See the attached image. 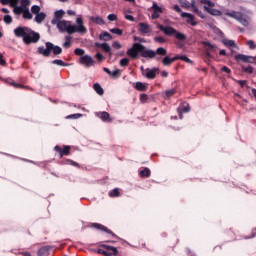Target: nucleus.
<instances>
[{
  "label": "nucleus",
  "instance_id": "1",
  "mask_svg": "<svg viewBox=\"0 0 256 256\" xmlns=\"http://www.w3.org/2000/svg\"><path fill=\"white\" fill-rule=\"evenodd\" d=\"M139 53L144 59H156V61H161L165 55H167V50L163 47H158L154 50H147L145 45L136 42L129 48L126 55L131 59H139Z\"/></svg>",
  "mask_w": 256,
  "mask_h": 256
},
{
  "label": "nucleus",
  "instance_id": "2",
  "mask_svg": "<svg viewBox=\"0 0 256 256\" xmlns=\"http://www.w3.org/2000/svg\"><path fill=\"white\" fill-rule=\"evenodd\" d=\"M45 45L46 48L44 46H40L37 49V53L39 55H43V57H51L52 52L53 55H61V53H63V48L55 46L52 42H46Z\"/></svg>",
  "mask_w": 256,
  "mask_h": 256
},
{
  "label": "nucleus",
  "instance_id": "3",
  "mask_svg": "<svg viewBox=\"0 0 256 256\" xmlns=\"http://www.w3.org/2000/svg\"><path fill=\"white\" fill-rule=\"evenodd\" d=\"M157 29L162 31L167 37H175L178 41H185V39H187V35L177 31L173 26H163L162 24H158Z\"/></svg>",
  "mask_w": 256,
  "mask_h": 256
},
{
  "label": "nucleus",
  "instance_id": "4",
  "mask_svg": "<svg viewBox=\"0 0 256 256\" xmlns=\"http://www.w3.org/2000/svg\"><path fill=\"white\" fill-rule=\"evenodd\" d=\"M76 24H72L68 26V34L73 35V33H81L82 35H85L87 33V27L83 25V18H77Z\"/></svg>",
  "mask_w": 256,
  "mask_h": 256
},
{
  "label": "nucleus",
  "instance_id": "5",
  "mask_svg": "<svg viewBox=\"0 0 256 256\" xmlns=\"http://www.w3.org/2000/svg\"><path fill=\"white\" fill-rule=\"evenodd\" d=\"M225 15L226 17H231L232 19H235L236 21H238V23H241L243 27H249V21H247V18H245V14L232 10L231 12H225Z\"/></svg>",
  "mask_w": 256,
  "mask_h": 256
},
{
  "label": "nucleus",
  "instance_id": "6",
  "mask_svg": "<svg viewBox=\"0 0 256 256\" xmlns=\"http://www.w3.org/2000/svg\"><path fill=\"white\" fill-rule=\"evenodd\" d=\"M30 5H31L30 0H16V1H14V8H13L14 15H21V11H23V9H29Z\"/></svg>",
  "mask_w": 256,
  "mask_h": 256
},
{
  "label": "nucleus",
  "instance_id": "7",
  "mask_svg": "<svg viewBox=\"0 0 256 256\" xmlns=\"http://www.w3.org/2000/svg\"><path fill=\"white\" fill-rule=\"evenodd\" d=\"M39 39H41V35L33 31V29H30V32H28L27 36L24 38V44L31 45V43H39Z\"/></svg>",
  "mask_w": 256,
  "mask_h": 256
},
{
  "label": "nucleus",
  "instance_id": "8",
  "mask_svg": "<svg viewBox=\"0 0 256 256\" xmlns=\"http://www.w3.org/2000/svg\"><path fill=\"white\" fill-rule=\"evenodd\" d=\"M31 31V28L26 26H18L14 29L13 33L15 37H18L19 39H22L23 43H25V37L29 34Z\"/></svg>",
  "mask_w": 256,
  "mask_h": 256
},
{
  "label": "nucleus",
  "instance_id": "9",
  "mask_svg": "<svg viewBox=\"0 0 256 256\" xmlns=\"http://www.w3.org/2000/svg\"><path fill=\"white\" fill-rule=\"evenodd\" d=\"M180 17H182L183 19L186 18V23H188V25H191L192 27H197L198 22L195 21V16L189 12H182L180 14Z\"/></svg>",
  "mask_w": 256,
  "mask_h": 256
},
{
  "label": "nucleus",
  "instance_id": "10",
  "mask_svg": "<svg viewBox=\"0 0 256 256\" xmlns=\"http://www.w3.org/2000/svg\"><path fill=\"white\" fill-rule=\"evenodd\" d=\"M79 63L85 65V67H92V65H95V60L89 55H84L80 57Z\"/></svg>",
  "mask_w": 256,
  "mask_h": 256
},
{
  "label": "nucleus",
  "instance_id": "11",
  "mask_svg": "<svg viewBox=\"0 0 256 256\" xmlns=\"http://www.w3.org/2000/svg\"><path fill=\"white\" fill-rule=\"evenodd\" d=\"M91 227L93 229H97L98 231H104L105 233H108V235H112V237L117 239V235H115V233H113V231L109 230V228H107L106 226H104L103 224H99V223H92Z\"/></svg>",
  "mask_w": 256,
  "mask_h": 256
},
{
  "label": "nucleus",
  "instance_id": "12",
  "mask_svg": "<svg viewBox=\"0 0 256 256\" xmlns=\"http://www.w3.org/2000/svg\"><path fill=\"white\" fill-rule=\"evenodd\" d=\"M100 247H102L103 249H106V253L108 254L106 256H118L119 255V250L115 246L101 244Z\"/></svg>",
  "mask_w": 256,
  "mask_h": 256
},
{
  "label": "nucleus",
  "instance_id": "13",
  "mask_svg": "<svg viewBox=\"0 0 256 256\" xmlns=\"http://www.w3.org/2000/svg\"><path fill=\"white\" fill-rule=\"evenodd\" d=\"M255 56H249L244 54H237L235 56L236 61H243V63H255Z\"/></svg>",
  "mask_w": 256,
  "mask_h": 256
},
{
  "label": "nucleus",
  "instance_id": "14",
  "mask_svg": "<svg viewBox=\"0 0 256 256\" xmlns=\"http://www.w3.org/2000/svg\"><path fill=\"white\" fill-rule=\"evenodd\" d=\"M138 31L142 35H147V33H151V26L145 22H140L139 24Z\"/></svg>",
  "mask_w": 256,
  "mask_h": 256
},
{
  "label": "nucleus",
  "instance_id": "15",
  "mask_svg": "<svg viewBox=\"0 0 256 256\" xmlns=\"http://www.w3.org/2000/svg\"><path fill=\"white\" fill-rule=\"evenodd\" d=\"M54 151H56V153H59L60 157H63V155H69L71 151V146H64V149H62L61 146L56 145L54 147Z\"/></svg>",
  "mask_w": 256,
  "mask_h": 256
},
{
  "label": "nucleus",
  "instance_id": "16",
  "mask_svg": "<svg viewBox=\"0 0 256 256\" xmlns=\"http://www.w3.org/2000/svg\"><path fill=\"white\" fill-rule=\"evenodd\" d=\"M204 10L209 13V15H213L214 17H221L223 15V12L219 9L210 8L209 6H204Z\"/></svg>",
  "mask_w": 256,
  "mask_h": 256
},
{
  "label": "nucleus",
  "instance_id": "17",
  "mask_svg": "<svg viewBox=\"0 0 256 256\" xmlns=\"http://www.w3.org/2000/svg\"><path fill=\"white\" fill-rule=\"evenodd\" d=\"M174 61H177V56L171 58L166 54L165 57L162 58V65H164V67H171V64L174 63Z\"/></svg>",
  "mask_w": 256,
  "mask_h": 256
},
{
  "label": "nucleus",
  "instance_id": "18",
  "mask_svg": "<svg viewBox=\"0 0 256 256\" xmlns=\"http://www.w3.org/2000/svg\"><path fill=\"white\" fill-rule=\"evenodd\" d=\"M159 71V68H152V69H146L145 77L146 79H155L157 77V73Z\"/></svg>",
  "mask_w": 256,
  "mask_h": 256
},
{
  "label": "nucleus",
  "instance_id": "19",
  "mask_svg": "<svg viewBox=\"0 0 256 256\" xmlns=\"http://www.w3.org/2000/svg\"><path fill=\"white\" fill-rule=\"evenodd\" d=\"M57 27L60 31H66V33H69V25H67V21L65 20H60L57 22Z\"/></svg>",
  "mask_w": 256,
  "mask_h": 256
},
{
  "label": "nucleus",
  "instance_id": "20",
  "mask_svg": "<svg viewBox=\"0 0 256 256\" xmlns=\"http://www.w3.org/2000/svg\"><path fill=\"white\" fill-rule=\"evenodd\" d=\"M49 251H51V246H43L38 250V256H47L49 255Z\"/></svg>",
  "mask_w": 256,
  "mask_h": 256
},
{
  "label": "nucleus",
  "instance_id": "21",
  "mask_svg": "<svg viewBox=\"0 0 256 256\" xmlns=\"http://www.w3.org/2000/svg\"><path fill=\"white\" fill-rule=\"evenodd\" d=\"M22 14L23 19L31 20L33 19V14L29 11V8L20 10V15Z\"/></svg>",
  "mask_w": 256,
  "mask_h": 256
},
{
  "label": "nucleus",
  "instance_id": "22",
  "mask_svg": "<svg viewBox=\"0 0 256 256\" xmlns=\"http://www.w3.org/2000/svg\"><path fill=\"white\" fill-rule=\"evenodd\" d=\"M46 17H47V14H45V12H39L38 14H36L34 21H36L38 24L43 23Z\"/></svg>",
  "mask_w": 256,
  "mask_h": 256
},
{
  "label": "nucleus",
  "instance_id": "23",
  "mask_svg": "<svg viewBox=\"0 0 256 256\" xmlns=\"http://www.w3.org/2000/svg\"><path fill=\"white\" fill-rule=\"evenodd\" d=\"M100 41H111L113 39V36L109 34V32L104 31L99 35Z\"/></svg>",
  "mask_w": 256,
  "mask_h": 256
},
{
  "label": "nucleus",
  "instance_id": "24",
  "mask_svg": "<svg viewBox=\"0 0 256 256\" xmlns=\"http://www.w3.org/2000/svg\"><path fill=\"white\" fill-rule=\"evenodd\" d=\"M90 21H93L96 25H105V20L99 16H90Z\"/></svg>",
  "mask_w": 256,
  "mask_h": 256
},
{
  "label": "nucleus",
  "instance_id": "25",
  "mask_svg": "<svg viewBox=\"0 0 256 256\" xmlns=\"http://www.w3.org/2000/svg\"><path fill=\"white\" fill-rule=\"evenodd\" d=\"M175 93H177V89H175V88L166 90L164 92V99H169L170 97H173Z\"/></svg>",
  "mask_w": 256,
  "mask_h": 256
},
{
  "label": "nucleus",
  "instance_id": "26",
  "mask_svg": "<svg viewBox=\"0 0 256 256\" xmlns=\"http://www.w3.org/2000/svg\"><path fill=\"white\" fill-rule=\"evenodd\" d=\"M134 88L136 91H147V86L143 82H136Z\"/></svg>",
  "mask_w": 256,
  "mask_h": 256
},
{
  "label": "nucleus",
  "instance_id": "27",
  "mask_svg": "<svg viewBox=\"0 0 256 256\" xmlns=\"http://www.w3.org/2000/svg\"><path fill=\"white\" fill-rule=\"evenodd\" d=\"M201 44L204 45L205 47H209L210 51H217V46L212 44L209 41H202Z\"/></svg>",
  "mask_w": 256,
  "mask_h": 256
},
{
  "label": "nucleus",
  "instance_id": "28",
  "mask_svg": "<svg viewBox=\"0 0 256 256\" xmlns=\"http://www.w3.org/2000/svg\"><path fill=\"white\" fill-rule=\"evenodd\" d=\"M52 65H58L59 67H68L69 64L65 63L61 59H55L52 61Z\"/></svg>",
  "mask_w": 256,
  "mask_h": 256
},
{
  "label": "nucleus",
  "instance_id": "29",
  "mask_svg": "<svg viewBox=\"0 0 256 256\" xmlns=\"http://www.w3.org/2000/svg\"><path fill=\"white\" fill-rule=\"evenodd\" d=\"M93 89H94V91H95L98 95H103V93H104L103 87H101V86L99 85V83H95V84L93 85Z\"/></svg>",
  "mask_w": 256,
  "mask_h": 256
},
{
  "label": "nucleus",
  "instance_id": "30",
  "mask_svg": "<svg viewBox=\"0 0 256 256\" xmlns=\"http://www.w3.org/2000/svg\"><path fill=\"white\" fill-rule=\"evenodd\" d=\"M178 111H181L182 113H189L191 111V107H189V104H183L178 108Z\"/></svg>",
  "mask_w": 256,
  "mask_h": 256
},
{
  "label": "nucleus",
  "instance_id": "31",
  "mask_svg": "<svg viewBox=\"0 0 256 256\" xmlns=\"http://www.w3.org/2000/svg\"><path fill=\"white\" fill-rule=\"evenodd\" d=\"M177 61H185V63H190L193 64V60H190L189 57H187V55H180V56H176Z\"/></svg>",
  "mask_w": 256,
  "mask_h": 256
},
{
  "label": "nucleus",
  "instance_id": "32",
  "mask_svg": "<svg viewBox=\"0 0 256 256\" xmlns=\"http://www.w3.org/2000/svg\"><path fill=\"white\" fill-rule=\"evenodd\" d=\"M223 44L225 45V47H237V44H235V41L230 39H224Z\"/></svg>",
  "mask_w": 256,
  "mask_h": 256
},
{
  "label": "nucleus",
  "instance_id": "33",
  "mask_svg": "<svg viewBox=\"0 0 256 256\" xmlns=\"http://www.w3.org/2000/svg\"><path fill=\"white\" fill-rule=\"evenodd\" d=\"M151 9H153V11L155 13H163V8H161L159 5H157V2H153V5L151 6Z\"/></svg>",
  "mask_w": 256,
  "mask_h": 256
},
{
  "label": "nucleus",
  "instance_id": "34",
  "mask_svg": "<svg viewBox=\"0 0 256 256\" xmlns=\"http://www.w3.org/2000/svg\"><path fill=\"white\" fill-rule=\"evenodd\" d=\"M3 21L6 25H11L13 23V17H11L9 14H6L3 17Z\"/></svg>",
  "mask_w": 256,
  "mask_h": 256
},
{
  "label": "nucleus",
  "instance_id": "35",
  "mask_svg": "<svg viewBox=\"0 0 256 256\" xmlns=\"http://www.w3.org/2000/svg\"><path fill=\"white\" fill-rule=\"evenodd\" d=\"M141 177H151V170L149 168H144L142 171H140Z\"/></svg>",
  "mask_w": 256,
  "mask_h": 256
},
{
  "label": "nucleus",
  "instance_id": "36",
  "mask_svg": "<svg viewBox=\"0 0 256 256\" xmlns=\"http://www.w3.org/2000/svg\"><path fill=\"white\" fill-rule=\"evenodd\" d=\"M242 72L243 73H248V75L253 74V66L248 65L247 67L243 66L242 67Z\"/></svg>",
  "mask_w": 256,
  "mask_h": 256
},
{
  "label": "nucleus",
  "instance_id": "37",
  "mask_svg": "<svg viewBox=\"0 0 256 256\" xmlns=\"http://www.w3.org/2000/svg\"><path fill=\"white\" fill-rule=\"evenodd\" d=\"M15 1L17 0H0L1 5H9L11 4V7H15Z\"/></svg>",
  "mask_w": 256,
  "mask_h": 256
},
{
  "label": "nucleus",
  "instance_id": "38",
  "mask_svg": "<svg viewBox=\"0 0 256 256\" xmlns=\"http://www.w3.org/2000/svg\"><path fill=\"white\" fill-rule=\"evenodd\" d=\"M109 197H119V188H114L109 191Z\"/></svg>",
  "mask_w": 256,
  "mask_h": 256
},
{
  "label": "nucleus",
  "instance_id": "39",
  "mask_svg": "<svg viewBox=\"0 0 256 256\" xmlns=\"http://www.w3.org/2000/svg\"><path fill=\"white\" fill-rule=\"evenodd\" d=\"M102 49L105 53H109L111 55V46L108 43H102Z\"/></svg>",
  "mask_w": 256,
  "mask_h": 256
},
{
  "label": "nucleus",
  "instance_id": "40",
  "mask_svg": "<svg viewBox=\"0 0 256 256\" xmlns=\"http://www.w3.org/2000/svg\"><path fill=\"white\" fill-rule=\"evenodd\" d=\"M109 117L110 115L108 112H105V111L101 112V115H100L101 121H109Z\"/></svg>",
  "mask_w": 256,
  "mask_h": 256
},
{
  "label": "nucleus",
  "instance_id": "41",
  "mask_svg": "<svg viewBox=\"0 0 256 256\" xmlns=\"http://www.w3.org/2000/svg\"><path fill=\"white\" fill-rule=\"evenodd\" d=\"M65 40L66 41L63 43V47L65 49H67V48L71 47V37L70 36H66Z\"/></svg>",
  "mask_w": 256,
  "mask_h": 256
},
{
  "label": "nucleus",
  "instance_id": "42",
  "mask_svg": "<svg viewBox=\"0 0 256 256\" xmlns=\"http://www.w3.org/2000/svg\"><path fill=\"white\" fill-rule=\"evenodd\" d=\"M64 13H65V10H63V9L57 10L55 12V18L57 20L62 19Z\"/></svg>",
  "mask_w": 256,
  "mask_h": 256
},
{
  "label": "nucleus",
  "instance_id": "43",
  "mask_svg": "<svg viewBox=\"0 0 256 256\" xmlns=\"http://www.w3.org/2000/svg\"><path fill=\"white\" fill-rule=\"evenodd\" d=\"M200 3L202 5H208V7H210V9H211V7H215L214 2H211V0H200Z\"/></svg>",
  "mask_w": 256,
  "mask_h": 256
},
{
  "label": "nucleus",
  "instance_id": "44",
  "mask_svg": "<svg viewBox=\"0 0 256 256\" xmlns=\"http://www.w3.org/2000/svg\"><path fill=\"white\" fill-rule=\"evenodd\" d=\"M31 11L34 15H37L40 13L39 11H41V7L39 5H33Z\"/></svg>",
  "mask_w": 256,
  "mask_h": 256
},
{
  "label": "nucleus",
  "instance_id": "45",
  "mask_svg": "<svg viewBox=\"0 0 256 256\" xmlns=\"http://www.w3.org/2000/svg\"><path fill=\"white\" fill-rule=\"evenodd\" d=\"M110 33H114V35H123V30L119 29V28H112L110 29Z\"/></svg>",
  "mask_w": 256,
  "mask_h": 256
},
{
  "label": "nucleus",
  "instance_id": "46",
  "mask_svg": "<svg viewBox=\"0 0 256 256\" xmlns=\"http://www.w3.org/2000/svg\"><path fill=\"white\" fill-rule=\"evenodd\" d=\"M111 77H113V79L117 78V77H121V70L116 69L114 71L111 72Z\"/></svg>",
  "mask_w": 256,
  "mask_h": 256
},
{
  "label": "nucleus",
  "instance_id": "47",
  "mask_svg": "<svg viewBox=\"0 0 256 256\" xmlns=\"http://www.w3.org/2000/svg\"><path fill=\"white\" fill-rule=\"evenodd\" d=\"M81 117H83V114H81V113H76V114L68 115V116L66 117V119H79V118H81Z\"/></svg>",
  "mask_w": 256,
  "mask_h": 256
},
{
  "label": "nucleus",
  "instance_id": "48",
  "mask_svg": "<svg viewBox=\"0 0 256 256\" xmlns=\"http://www.w3.org/2000/svg\"><path fill=\"white\" fill-rule=\"evenodd\" d=\"M65 164L66 165H72L73 167H80V165H79V163H77V162H75V161H73V160H71V159H67L66 161H65Z\"/></svg>",
  "mask_w": 256,
  "mask_h": 256
},
{
  "label": "nucleus",
  "instance_id": "49",
  "mask_svg": "<svg viewBox=\"0 0 256 256\" xmlns=\"http://www.w3.org/2000/svg\"><path fill=\"white\" fill-rule=\"evenodd\" d=\"M127 65H129V58H122L120 60V66L121 67H127Z\"/></svg>",
  "mask_w": 256,
  "mask_h": 256
},
{
  "label": "nucleus",
  "instance_id": "50",
  "mask_svg": "<svg viewBox=\"0 0 256 256\" xmlns=\"http://www.w3.org/2000/svg\"><path fill=\"white\" fill-rule=\"evenodd\" d=\"M246 44L248 45L249 49H251V50H255L256 49V45H255V42L253 40H248L246 42Z\"/></svg>",
  "mask_w": 256,
  "mask_h": 256
},
{
  "label": "nucleus",
  "instance_id": "51",
  "mask_svg": "<svg viewBox=\"0 0 256 256\" xmlns=\"http://www.w3.org/2000/svg\"><path fill=\"white\" fill-rule=\"evenodd\" d=\"M154 41H155V43H161V44L166 42V40L162 36L154 37Z\"/></svg>",
  "mask_w": 256,
  "mask_h": 256
},
{
  "label": "nucleus",
  "instance_id": "52",
  "mask_svg": "<svg viewBox=\"0 0 256 256\" xmlns=\"http://www.w3.org/2000/svg\"><path fill=\"white\" fill-rule=\"evenodd\" d=\"M74 53H75V55H77V56L85 55V51L83 50V48H76V49L74 50Z\"/></svg>",
  "mask_w": 256,
  "mask_h": 256
},
{
  "label": "nucleus",
  "instance_id": "53",
  "mask_svg": "<svg viewBox=\"0 0 256 256\" xmlns=\"http://www.w3.org/2000/svg\"><path fill=\"white\" fill-rule=\"evenodd\" d=\"M149 96L147 94H141L140 95V102L141 103H145L146 101H148Z\"/></svg>",
  "mask_w": 256,
  "mask_h": 256
},
{
  "label": "nucleus",
  "instance_id": "54",
  "mask_svg": "<svg viewBox=\"0 0 256 256\" xmlns=\"http://www.w3.org/2000/svg\"><path fill=\"white\" fill-rule=\"evenodd\" d=\"M108 21H117V15L116 14H109L107 16Z\"/></svg>",
  "mask_w": 256,
  "mask_h": 256
},
{
  "label": "nucleus",
  "instance_id": "55",
  "mask_svg": "<svg viewBox=\"0 0 256 256\" xmlns=\"http://www.w3.org/2000/svg\"><path fill=\"white\" fill-rule=\"evenodd\" d=\"M96 253H98V255H104V256L108 255L107 250H104V249H101V248L97 249Z\"/></svg>",
  "mask_w": 256,
  "mask_h": 256
},
{
  "label": "nucleus",
  "instance_id": "56",
  "mask_svg": "<svg viewBox=\"0 0 256 256\" xmlns=\"http://www.w3.org/2000/svg\"><path fill=\"white\" fill-rule=\"evenodd\" d=\"M113 49H121V43L119 41H115L112 43Z\"/></svg>",
  "mask_w": 256,
  "mask_h": 256
},
{
  "label": "nucleus",
  "instance_id": "57",
  "mask_svg": "<svg viewBox=\"0 0 256 256\" xmlns=\"http://www.w3.org/2000/svg\"><path fill=\"white\" fill-rule=\"evenodd\" d=\"M9 85H11L12 87H15L16 89L23 87V85L18 84L16 82H9Z\"/></svg>",
  "mask_w": 256,
  "mask_h": 256
},
{
  "label": "nucleus",
  "instance_id": "58",
  "mask_svg": "<svg viewBox=\"0 0 256 256\" xmlns=\"http://www.w3.org/2000/svg\"><path fill=\"white\" fill-rule=\"evenodd\" d=\"M125 19H127V21H131V22L135 21V17H133V15H129V14L125 15Z\"/></svg>",
  "mask_w": 256,
  "mask_h": 256
},
{
  "label": "nucleus",
  "instance_id": "59",
  "mask_svg": "<svg viewBox=\"0 0 256 256\" xmlns=\"http://www.w3.org/2000/svg\"><path fill=\"white\" fill-rule=\"evenodd\" d=\"M0 65L2 67H5V65H7V62L5 61V59H3V55L0 54Z\"/></svg>",
  "mask_w": 256,
  "mask_h": 256
},
{
  "label": "nucleus",
  "instance_id": "60",
  "mask_svg": "<svg viewBox=\"0 0 256 256\" xmlns=\"http://www.w3.org/2000/svg\"><path fill=\"white\" fill-rule=\"evenodd\" d=\"M96 59H98V61H103V59H105V56H103V54H101V53H97L96 54Z\"/></svg>",
  "mask_w": 256,
  "mask_h": 256
},
{
  "label": "nucleus",
  "instance_id": "61",
  "mask_svg": "<svg viewBox=\"0 0 256 256\" xmlns=\"http://www.w3.org/2000/svg\"><path fill=\"white\" fill-rule=\"evenodd\" d=\"M221 71L223 72V73H231V69H229V67H227V66H223L222 67V69H221Z\"/></svg>",
  "mask_w": 256,
  "mask_h": 256
},
{
  "label": "nucleus",
  "instance_id": "62",
  "mask_svg": "<svg viewBox=\"0 0 256 256\" xmlns=\"http://www.w3.org/2000/svg\"><path fill=\"white\" fill-rule=\"evenodd\" d=\"M173 9H174V11H176V13H181L182 12L181 7L178 4H175Z\"/></svg>",
  "mask_w": 256,
  "mask_h": 256
},
{
  "label": "nucleus",
  "instance_id": "63",
  "mask_svg": "<svg viewBox=\"0 0 256 256\" xmlns=\"http://www.w3.org/2000/svg\"><path fill=\"white\" fill-rule=\"evenodd\" d=\"M255 235H256V228L252 229L251 236L246 237V239H253V237H255Z\"/></svg>",
  "mask_w": 256,
  "mask_h": 256
},
{
  "label": "nucleus",
  "instance_id": "64",
  "mask_svg": "<svg viewBox=\"0 0 256 256\" xmlns=\"http://www.w3.org/2000/svg\"><path fill=\"white\" fill-rule=\"evenodd\" d=\"M151 19H159V13L153 11Z\"/></svg>",
  "mask_w": 256,
  "mask_h": 256
}]
</instances>
